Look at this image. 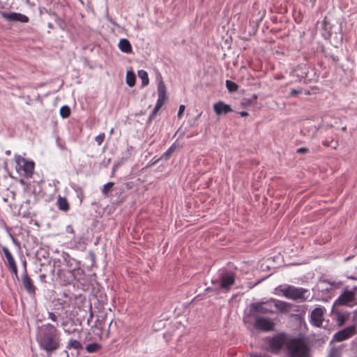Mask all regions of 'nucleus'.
Wrapping results in <instances>:
<instances>
[{
    "label": "nucleus",
    "instance_id": "3",
    "mask_svg": "<svg viewBox=\"0 0 357 357\" xmlns=\"http://www.w3.org/2000/svg\"><path fill=\"white\" fill-rule=\"evenodd\" d=\"M275 291L279 296H282L294 301H305L306 299L305 294L307 292L306 289L288 284L279 286L275 289Z\"/></svg>",
    "mask_w": 357,
    "mask_h": 357
},
{
    "label": "nucleus",
    "instance_id": "13",
    "mask_svg": "<svg viewBox=\"0 0 357 357\" xmlns=\"http://www.w3.org/2000/svg\"><path fill=\"white\" fill-rule=\"evenodd\" d=\"M213 110L215 113L220 116L222 114H227L232 112L229 105L225 103L222 101H219L213 105Z\"/></svg>",
    "mask_w": 357,
    "mask_h": 357
},
{
    "label": "nucleus",
    "instance_id": "46",
    "mask_svg": "<svg viewBox=\"0 0 357 357\" xmlns=\"http://www.w3.org/2000/svg\"><path fill=\"white\" fill-rule=\"evenodd\" d=\"M64 353L66 354V357H69V356H68V352H67V351H64Z\"/></svg>",
    "mask_w": 357,
    "mask_h": 357
},
{
    "label": "nucleus",
    "instance_id": "43",
    "mask_svg": "<svg viewBox=\"0 0 357 357\" xmlns=\"http://www.w3.org/2000/svg\"><path fill=\"white\" fill-rule=\"evenodd\" d=\"M284 78V75L282 74H276L274 75L275 79H282Z\"/></svg>",
    "mask_w": 357,
    "mask_h": 357
},
{
    "label": "nucleus",
    "instance_id": "7",
    "mask_svg": "<svg viewBox=\"0 0 357 357\" xmlns=\"http://www.w3.org/2000/svg\"><path fill=\"white\" fill-rule=\"evenodd\" d=\"M274 299L267 301L265 302H257L251 303L250 305V313L252 316L259 314H272L274 312L273 310V303Z\"/></svg>",
    "mask_w": 357,
    "mask_h": 357
},
{
    "label": "nucleus",
    "instance_id": "42",
    "mask_svg": "<svg viewBox=\"0 0 357 357\" xmlns=\"http://www.w3.org/2000/svg\"><path fill=\"white\" fill-rule=\"evenodd\" d=\"M301 90L292 89L290 92L291 96H296L301 93Z\"/></svg>",
    "mask_w": 357,
    "mask_h": 357
},
{
    "label": "nucleus",
    "instance_id": "36",
    "mask_svg": "<svg viewBox=\"0 0 357 357\" xmlns=\"http://www.w3.org/2000/svg\"><path fill=\"white\" fill-rule=\"evenodd\" d=\"M249 355L250 357H271L269 355L257 352L250 353Z\"/></svg>",
    "mask_w": 357,
    "mask_h": 357
},
{
    "label": "nucleus",
    "instance_id": "15",
    "mask_svg": "<svg viewBox=\"0 0 357 357\" xmlns=\"http://www.w3.org/2000/svg\"><path fill=\"white\" fill-rule=\"evenodd\" d=\"M274 306L281 312H288L291 309V304L285 301L274 300Z\"/></svg>",
    "mask_w": 357,
    "mask_h": 357
},
{
    "label": "nucleus",
    "instance_id": "25",
    "mask_svg": "<svg viewBox=\"0 0 357 357\" xmlns=\"http://www.w3.org/2000/svg\"><path fill=\"white\" fill-rule=\"evenodd\" d=\"M177 146L173 144L162 155V158L168 159L171 155L176 150Z\"/></svg>",
    "mask_w": 357,
    "mask_h": 357
},
{
    "label": "nucleus",
    "instance_id": "14",
    "mask_svg": "<svg viewBox=\"0 0 357 357\" xmlns=\"http://www.w3.org/2000/svg\"><path fill=\"white\" fill-rule=\"evenodd\" d=\"M3 17L8 21L21 22L24 23L29 22V17L26 15L18 13H5L3 14Z\"/></svg>",
    "mask_w": 357,
    "mask_h": 357
},
{
    "label": "nucleus",
    "instance_id": "44",
    "mask_svg": "<svg viewBox=\"0 0 357 357\" xmlns=\"http://www.w3.org/2000/svg\"><path fill=\"white\" fill-rule=\"evenodd\" d=\"M239 114L242 117H245V116H248L249 115V114L247 112H245V111L240 112Z\"/></svg>",
    "mask_w": 357,
    "mask_h": 357
},
{
    "label": "nucleus",
    "instance_id": "1",
    "mask_svg": "<svg viewBox=\"0 0 357 357\" xmlns=\"http://www.w3.org/2000/svg\"><path fill=\"white\" fill-rule=\"evenodd\" d=\"M36 340L40 348L47 354H51L60 347L59 331L50 324H43L38 328Z\"/></svg>",
    "mask_w": 357,
    "mask_h": 357
},
{
    "label": "nucleus",
    "instance_id": "26",
    "mask_svg": "<svg viewBox=\"0 0 357 357\" xmlns=\"http://www.w3.org/2000/svg\"><path fill=\"white\" fill-rule=\"evenodd\" d=\"M60 115L65 119L69 117L70 115V107L67 105L62 106L60 109Z\"/></svg>",
    "mask_w": 357,
    "mask_h": 357
},
{
    "label": "nucleus",
    "instance_id": "2",
    "mask_svg": "<svg viewBox=\"0 0 357 357\" xmlns=\"http://www.w3.org/2000/svg\"><path fill=\"white\" fill-rule=\"evenodd\" d=\"M286 347L290 357H310V347L303 337L289 340Z\"/></svg>",
    "mask_w": 357,
    "mask_h": 357
},
{
    "label": "nucleus",
    "instance_id": "38",
    "mask_svg": "<svg viewBox=\"0 0 357 357\" xmlns=\"http://www.w3.org/2000/svg\"><path fill=\"white\" fill-rule=\"evenodd\" d=\"M185 109V107L184 105H181L179 106V109H178V117L179 119H181L183 116Z\"/></svg>",
    "mask_w": 357,
    "mask_h": 357
},
{
    "label": "nucleus",
    "instance_id": "4",
    "mask_svg": "<svg viewBox=\"0 0 357 357\" xmlns=\"http://www.w3.org/2000/svg\"><path fill=\"white\" fill-rule=\"evenodd\" d=\"M15 169L19 174L27 178L32 177L35 167V163L33 161L17 156L15 158Z\"/></svg>",
    "mask_w": 357,
    "mask_h": 357
},
{
    "label": "nucleus",
    "instance_id": "20",
    "mask_svg": "<svg viewBox=\"0 0 357 357\" xmlns=\"http://www.w3.org/2000/svg\"><path fill=\"white\" fill-rule=\"evenodd\" d=\"M102 346L98 343H91L86 345L85 349L89 354H93L99 351Z\"/></svg>",
    "mask_w": 357,
    "mask_h": 357
},
{
    "label": "nucleus",
    "instance_id": "5",
    "mask_svg": "<svg viewBox=\"0 0 357 357\" xmlns=\"http://www.w3.org/2000/svg\"><path fill=\"white\" fill-rule=\"evenodd\" d=\"M236 275L231 271L224 270L220 274L219 278L212 280L214 284H218L220 287L226 291H229L235 282Z\"/></svg>",
    "mask_w": 357,
    "mask_h": 357
},
{
    "label": "nucleus",
    "instance_id": "21",
    "mask_svg": "<svg viewBox=\"0 0 357 357\" xmlns=\"http://www.w3.org/2000/svg\"><path fill=\"white\" fill-rule=\"evenodd\" d=\"M138 77L142 79L143 86H147L149 84V79L146 71L144 70H139Z\"/></svg>",
    "mask_w": 357,
    "mask_h": 357
},
{
    "label": "nucleus",
    "instance_id": "22",
    "mask_svg": "<svg viewBox=\"0 0 357 357\" xmlns=\"http://www.w3.org/2000/svg\"><path fill=\"white\" fill-rule=\"evenodd\" d=\"M257 96L254 94L251 98H244L242 100V105L243 106L255 105L257 103Z\"/></svg>",
    "mask_w": 357,
    "mask_h": 357
},
{
    "label": "nucleus",
    "instance_id": "47",
    "mask_svg": "<svg viewBox=\"0 0 357 357\" xmlns=\"http://www.w3.org/2000/svg\"><path fill=\"white\" fill-rule=\"evenodd\" d=\"M113 132H114V129L112 128V129L111 130V131H110V133H111V134H112V133H113Z\"/></svg>",
    "mask_w": 357,
    "mask_h": 357
},
{
    "label": "nucleus",
    "instance_id": "9",
    "mask_svg": "<svg viewBox=\"0 0 357 357\" xmlns=\"http://www.w3.org/2000/svg\"><path fill=\"white\" fill-rule=\"evenodd\" d=\"M255 327L264 332L271 331L274 330L275 323L270 318L257 317H255Z\"/></svg>",
    "mask_w": 357,
    "mask_h": 357
},
{
    "label": "nucleus",
    "instance_id": "35",
    "mask_svg": "<svg viewBox=\"0 0 357 357\" xmlns=\"http://www.w3.org/2000/svg\"><path fill=\"white\" fill-rule=\"evenodd\" d=\"M13 274H14L15 275L16 278L18 277V270H17V264H13V265H10V266H8Z\"/></svg>",
    "mask_w": 357,
    "mask_h": 357
},
{
    "label": "nucleus",
    "instance_id": "33",
    "mask_svg": "<svg viewBox=\"0 0 357 357\" xmlns=\"http://www.w3.org/2000/svg\"><path fill=\"white\" fill-rule=\"evenodd\" d=\"M166 99L167 96H158V98L155 105L159 107H162V106L165 104Z\"/></svg>",
    "mask_w": 357,
    "mask_h": 357
},
{
    "label": "nucleus",
    "instance_id": "31",
    "mask_svg": "<svg viewBox=\"0 0 357 357\" xmlns=\"http://www.w3.org/2000/svg\"><path fill=\"white\" fill-rule=\"evenodd\" d=\"M341 356V351L339 348L333 347L329 354L328 357H340Z\"/></svg>",
    "mask_w": 357,
    "mask_h": 357
},
{
    "label": "nucleus",
    "instance_id": "18",
    "mask_svg": "<svg viewBox=\"0 0 357 357\" xmlns=\"http://www.w3.org/2000/svg\"><path fill=\"white\" fill-rule=\"evenodd\" d=\"M1 250H2V251L5 255V257L7 260L8 266L13 265V264H15L16 262L15 261V259H14L12 253L9 250V249L8 248L3 246V247H1Z\"/></svg>",
    "mask_w": 357,
    "mask_h": 357
},
{
    "label": "nucleus",
    "instance_id": "28",
    "mask_svg": "<svg viewBox=\"0 0 357 357\" xmlns=\"http://www.w3.org/2000/svg\"><path fill=\"white\" fill-rule=\"evenodd\" d=\"M336 316V321L338 326H342L345 321H346V317L344 314H342L340 312H335Z\"/></svg>",
    "mask_w": 357,
    "mask_h": 357
},
{
    "label": "nucleus",
    "instance_id": "11",
    "mask_svg": "<svg viewBox=\"0 0 357 357\" xmlns=\"http://www.w3.org/2000/svg\"><path fill=\"white\" fill-rule=\"evenodd\" d=\"M356 298V294L354 291L344 290L335 301V305H348L354 302Z\"/></svg>",
    "mask_w": 357,
    "mask_h": 357
},
{
    "label": "nucleus",
    "instance_id": "12",
    "mask_svg": "<svg viewBox=\"0 0 357 357\" xmlns=\"http://www.w3.org/2000/svg\"><path fill=\"white\" fill-rule=\"evenodd\" d=\"M326 309L324 307H318L312 310L310 314V321L312 325L320 327L324 321V314Z\"/></svg>",
    "mask_w": 357,
    "mask_h": 357
},
{
    "label": "nucleus",
    "instance_id": "41",
    "mask_svg": "<svg viewBox=\"0 0 357 357\" xmlns=\"http://www.w3.org/2000/svg\"><path fill=\"white\" fill-rule=\"evenodd\" d=\"M94 326L101 330L102 328V327H103L102 321L96 320Z\"/></svg>",
    "mask_w": 357,
    "mask_h": 357
},
{
    "label": "nucleus",
    "instance_id": "23",
    "mask_svg": "<svg viewBox=\"0 0 357 357\" xmlns=\"http://www.w3.org/2000/svg\"><path fill=\"white\" fill-rule=\"evenodd\" d=\"M135 75L132 72H128L126 74V83L127 84L132 87L135 84Z\"/></svg>",
    "mask_w": 357,
    "mask_h": 357
},
{
    "label": "nucleus",
    "instance_id": "29",
    "mask_svg": "<svg viewBox=\"0 0 357 357\" xmlns=\"http://www.w3.org/2000/svg\"><path fill=\"white\" fill-rule=\"evenodd\" d=\"M226 86L229 92H234L238 89V85L230 80L226 81Z\"/></svg>",
    "mask_w": 357,
    "mask_h": 357
},
{
    "label": "nucleus",
    "instance_id": "45",
    "mask_svg": "<svg viewBox=\"0 0 357 357\" xmlns=\"http://www.w3.org/2000/svg\"><path fill=\"white\" fill-rule=\"evenodd\" d=\"M354 292H355V294H356V296H357V287H354Z\"/></svg>",
    "mask_w": 357,
    "mask_h": 357
},
{
    "label": "nucleus",
    "instance_id": "34",
    "mask_svg": "<svg viewBox=\"0 0 357 357\" xmlns=\"http://www.w3.org/2000/svg\"><path fill=\"white\" fill-rule=\"evenodd\" d=\"M160 108L161 107H159L156 105L155 106L153 110L152 111L151 114L149 116V121H152L153 119H155V116L157 115V114Z\"/></svg>",
    "mask_w": 357,
    "mask_h": 357
},
{
    "label": "nucleus",
    "instance_id": "27",
    "mask_svg": "<svg viewBox=\"0 0 357 357\" xmlns=\"http://www.w3.org/2000/svg\"><path fill=\"white\" fill-rule=\"evenodd\" d=\"M158 96H167L166 95V86L163 81H160L158 86Z\"/></svg>",
    "mask_w": 357,
    "mask_h": 357
},
{
    "label": "nucleus",
    "instance_id": "24",
    "mask_svg": "<svg viewBox=\"0 0 357 357\" xmlns=\"http://www.w3.org/2000/svg\"><path fill=\"white\" fill-rule=\"evenodd\" d=\"M322 144L326 147L330 146L333 149H336L339 146L338 142L335 141L333 139L331 140L325 139L324 141H323Z\"/></svg>",
    "mask_w": 357,
    "mask_h": 357
},
{
    "label": "nucleus",
    "instance_id": "19",
    "mask_svg": "<svg viewBox=\"0 0 357 357\" xmlns=\"http://www.w3.org/2000/svg\"><path fill=\"white\" fill-rule=\"evenodd\" d=\"M66 348L68 349L80 350L83 348V346L79 341L70 339L67 343Z\"/></svg>",
    "mask_w": 357,
    "mask_h": 357
},
{
    "label": "nucleus",
    "instance_id": "8",
    "mask_svg": "<svg viewBox=\"0 0 357 357\" xmlns=\"http://www.w3.org/2000/svg\"><path fill=\"white\" fill-rule=\"evenodd\" d=\"M24 273L22 275V282L26 291L31 296H34L36 292V287L33 284V280L28 275L26 269V262L24 261Z\"/></svg>",
    "mask_w": 357,
    "mask_h": 357
},
{
    "label": "nucleus",
    "instance_id": "30",
    "mask_svg": "<svg viewBox=\"0 0 357 357\" xmlns=\"http://www.w3.org/2000/svg\"><path fill=\"white\" fill-rule=\"evenodd\" d=\"M114 185V183L113 182H109L104 185L102 189V192L105 197H107L108 195L109 192L112 190Z\"/></svg>",
    "mask_w": 357,
    "mask_h": 357
},
{
    "label": "nucleus",
    "instance_id": "6",
    "mask_svg": "<svg viewBox=\"0 0 357 357\" xmlns=\"http://www.w3.org/2000/svg\"><path fill=\"white\" fill-rule=\"evenodd\" d=\"M287 342L286 335L284 333H278L267 340L268 347L266 349L272 354H278Z\"/></svg>",
    "mask_w": 357,
    "mask_h": 357
},
{
    "label": "nucleus",
    "instance_id": "17",
    "mask_svg": "<svg viewBox=\"0 0 357 357\" xmlns=\"http://www.w3.org/2000/svg\"><path fill=\"white\" fill-rule=\"evenodd\" d=\"M119 47L121 52L127 54L131 53L132 50L130 43L128 39L126 38L120 40L119 43Z\"/></svg>",
    "mask_w": 357,
    "mask_h": 357
},
{
    "label": "nucleus",
    "instance_id": "10",
    "mask_svg": "<svg viewBox=\"0 0 357 357\" xmlns=\"http://www.w3.org/2000/svg\"><path fill=\"white\" fill-rule=\"evenodd\" d=\"M356 333V327L354 325H351L335 333L333 335V340L336 342H342L351 337Z\"/></svg>",
    "mask_w": 357,
    "mask_h": 357
},
{
    "label": "nucleus",
    "instance_id": "37",
    "mask_svg": "<svg viewBox=\"0 0 357 357\" xmlns=\"http://www.w3.org/2000/svg\"><path fill=\"white\" fill-rule=\"evenodd\" d=\"M93 318V310H92V307H91V305H90V307H89V318L87 319V324H88V326H90V324H91Z\"/></svg>",
    "mask_w": 357,
    "mask_h": 357
},
{
    "label": "nucleus",
    "instance_id": "32",
    "mask_svg": "<svg viewBox=\"0 0 357 357\" xmlns=\"http://www.w3.org/2000/svg\"><path fill=\"white\" fill-rule=\"evenodd\" d=\"M105 135L102 132L96 137L95 140L97 142L98 145H101L103 141L105 140Z\"/></svg>",
    "mask_w": 357,
    "mask_h": 357
},
{
    "label": "nucleus",
    "instance_id": "40",
    "mask_svg": "<svg viewBox=\"0 0 357 357\" xmlns=\"http://www.w3.org/2000/svg\"><path fill=\"white\" fill-rule=\"evenodd\" d=\"M308 149L306 147H301L297 149L296 152L298 153H306L308 152Z\"/></svg>",
    "mask_w": 357,
    "mask_h": 357
},
{
    "label": "nucleus",
    "instance_id": "39",
    "mask_svg": "<svg viewBox=\"0 0 357 357\" xmlns=\"http://www.w3.org/2000/svg\"><path fill=\"white\" fill-rule=\"evenodd\" d=\"M48 318L54 322L57 321V316L53 312H48Z\"/></svg>",
    "mask_w": 357,
    "mask_h": 357
},
{
    "label": "nucleus",
    "instance_id": "16",
    "mask_svg": "<svg viewBox=\"0 0 357 357\" xmlns=\"http://www.w3.org/2000/svg\"><path fill=\"white\" fill-rule=\"evenodd\" d=\"M56 205L60 211L64 212H67L70 209L69 202H68L67 199L63 197L59 196L56 201Z\"/></svg>",
    "mask_w": 357,
    "mask_h": 357
}]
</instances>
